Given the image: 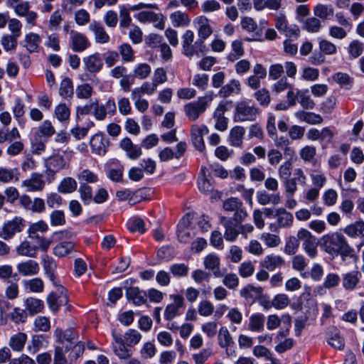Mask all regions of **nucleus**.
Returning a JSON list of instances; mask_svg holds the SVG:
<instances>
[{
	"instance_id": "nucleus-4",
	"label": "nucleus",
	"mask_w": 364,
	"mask_h": 364,
	"mask_svg": "<svg viewBox=\"0 0 364 364\" xmlns=\"http://www.w3.org/2000/svg\"><path fill=\"white\" fill-rule=\"evenodd\" d=\"M213 101L211 94L200 97L197 101L186 104L183 110L186 117L191 121H196L203 114Z\"/></svg>"
},
{
	"instance_id": "nucleus-1",
	"label": "nucleus",
	"mask_w": 364,
	"mask_h": 364,
	"mask_svg": "<svg viewBox=\"0 0 364 364\" xmlns=\"http://www.w3.org/2000/svg\"><path fill=\"white\" fill-rule=\"evenodd\" d=\"M112 348L115 355L120 360L129 358L132 355L130 347L137 345L141 340V334L136 329L129 328L122 336L112 331Z\"/></svg>"
},
{
	"instance_id": "nucleus-41",
	"label": "nucleus",
	"mask_w": 364,
	"mask_h": 364,
	"mask_svg": "<svg viewBox=\"0 0 364 364\" xmlns=\"http://www.w3.org/2000/svg\"><path fill=\"white\" fill-rule=\"evenodd\" d=\"M55 336L60 343H63L65 341L73 343L77 340V333L73 329L63 331L60 328H57L55 331Z\"/></svg>"
},
{
	"instance_id": "nucleus-3",
	"label": "nucleus",
	"mask_w": 364,
	"mask_h": 364,
	"mask_svg": "<svg viewBox=\"0 0 364 364\" xmlns=\"http://www.w3.org/2000/svg\"><path fill=\"white\" fill-rule=\"evenodd\" d=\"M194 33L191 30H187L182 36L183 53L189 58L194 55L199 56L200 53H204L206 50L205 43L198 39L194 43Z\"/></svg>"
},
{
	"instance_id": "nucleus-26",
	"label": "nucleus",
	"mask_w": 364,
	"mask_h": 364,
	"mask_svg": "<svg viewBox=\"0 0 364 364\" xmlns=\"http://www.w3.org/2000/svg\"><path fill=\"white\" fill-rule=\"evenodd\" d=\"M241 91V85L239 80L232 79L227 84L222 86L219 95L220 97L226 98L234 94H239Z\"/></svg>"
},
{
	"instance_id": "nucleus-17",
	"label": "nucleus",
	"mask_w": 364,
	"mask_h": 364,
	"mask_svg": "<svg viewBox=\"0 0 364 364\" xmlns=\"http://www.w3.org/2000/svg\"><path fill=\"white\" fill-rule=\"evenodd\" d=\"M190 215L184 217L178 226V239L181 242L187 243L191 241L194 235V232L189 228Z\"/></svg>"
},
{
	"instance_id": "nucleus-39",
	"label": "nucleus",
	"mask_w": 364,
	"mask_h": 364,
	"mask_svg": "<svg viewBox=\"0 0 364 364\" xmlns=\"http://www.w3.org/2000/svg\"><path fill=\"white\" fill-rule=\"evenodd\" d=\"M46 342V338L43 335L41 334H35L33 335L31 338V341L27 346V350L31 354H35L38 351H39L41 348L45 347L44 343Z\"/></svg>"
},
{
	"instance_id": "nucleus-36",
	"label": "nucleus",
	"mask_w": 364,
	"mask_h": 364,
	"mask_svg": "<svg viewBox=\"0 0 364 364\" xmlns=\"http://www.w3.org/2000/svg\"><path fill=\"white\" fill-rule=\"evenodd\" d=\"M170 19L174 27H185L189 25L191 18L188 15L181 11L170 14Z\"/></svg>"
},
{
	"instance_id": "nucleus-40",
	"label": "nucleus",
	"mask_w": 364,
	"mask_h": 364,
	"mask_svg": "<svg viewBox=\"0 0 364 364\" xmlns=\"http://www.w3.org/2000/svg\"><path fill=\"white\" fill-rule=\"evenodd\" d=\"M275 215L277 217V223L280 228L291 226L294 221L293 215L287 212L285 209H277Z\"/></svg>"
},
{
	"instance_id": "nucleus-64",
	"label": "nucleus",
	"mask_w": 364,
	"mask_h": 364,
	"mask_svg": "<svg viewBox=\"0 0 364 364\" xmlns=\"http://www.w3.org/2000/svg\"><path fill=\"white\" fill-rule=\"evenodd\" d=\"M198 311L202 316H210L214 311V306L210 301L203 300L198 304Z\"/></svg>"
},
{
	"instance_id": "nucleus-20",
	"label": "nucleus",
	"mask_w": 364,
	"mask_h": 364,
	"mask_svg": "<svg viewBox=\"0 0 364 364\" xmlns=\"http://www.w3.org/2000/svg\"><path fill=\"white\" fill-rule=\"evenodd\" d=\"M38 251L35 245L28 240H23L16 247L17 255L29 258H36Z\"/></svg>"
},
{
	"instance_id": "nucleus-10",
	"label": "nucleus",
	"mask_w": 364,
	"mask_h": 364,
	"mask_svg": "<svg viewBox=\"0 0 364 364\" xmlns=\"http://www.w3.org/2000/svg\"><path fill=\"white\" fill-rule=\"evenodd\" d=\"M193 23L197 29L198 40L204 43L213 33L208 18L205 16H200L195 18Z\"/></svg>"
},
{
	"instance_id": "nucleus-60",
	"label": "nucleus",
	"mask_w": 364,
	"mask_h": 364,
	"mask_svg": "<svg viewBox=\"0 0 364 364\" xmlns=\"http://www.w3.org/2000/svg\"><path fill=\"white\" fill-rule=\"evenodd\" d=\"M233 53H230L228 58L230 61L234 62L244 55L243 44L241 41H234L232 43Z\"/></svg>"
},
{
	"instance_id": "nucleus-33",
	"label": "nucleus",
	"mask_w": 364,
	"mask_h": 364,
	"mask_svg": "<svg viewBox=\"0 0 364 364\" xmlns=\"http://www.w3.org/2000/svg\"><path fill=\"white\" fill-rule=\"evenodd\" d=\"M297 102H299L304 109H313L314 108L316 103L309 95L308 89H297Z\"/></svg>"
},
{
	"instance_id": "nucleus-18",
	"label": "nucleus",
	"mask_w": 364,
	"mask_h": 364,
	"mask_svg": "<svg viewBox=\"0 0 364 364\" xmlns=\"http://www.w3.org/2000/svg\"><path fill=\"white\" fill-rule=\"evenodd\" d=\"M89 29L94 33L97 43L105 44L110 41L109 36L100 22L92 21L89 25Z\"/></svg>"
},
{
	"instance_id": "nucleus-30",
	"label": "nucleus",
	"mask_w": 364,
	"mask_h": 364,
	"mask_svg": "<svg viewBox=\"0 0 364 364\" xmlns=\"http://www.w3.org/2000/svg\"><path fill=\"white\" fill-rule=\"evenodd\" d=\"M343 232L350 237H364V221L357 220L353 223L348 225L344 229Z\"/></svg>"
},
{
	"instance_id": "nucleus-53",
	"label": "nucleus",
	"mask_w": 364,
	"mask_h": 364,
	"mask_svg": "<svg viewBox=\"0 0 364 364\" xmlns=\"http://www.w3.org/2000/svg\"><path fill=\"white\" fill-rule=\"evenodd\" d=\"M316 149L313 146H305L299 151L300 158L305 162L314 163Z\"/></svg>"
},
{
	"instance_id": "nucleus-7",
	"label": "nucleus",
	"mask_w": 364,
	"mask_h": 364,
	"mask_svg": "<svg viewBox=\"0 0 364 364\" xmlns=\"http://www.w3.org/2000/svg\"><path fill=\"white\" fill-rule=\"evenodd\" d=\"M23 226V219L21 217H15L4 224L0 232V237L5 240H9L16 233L21 232Z\"/></svg>"
},
{
	"instance_id": "nucleus-47",
	"label": "nucleus",
	"mask_w": 364,
	"mask_h": 364,
	"mask_svg": "<svg viewBox=\"0 0 364 364\" xmlns=\"http://www.w3.org/2000/svg\"><path fill=\"white\" fill-rule=\"evenodd\" d=\"M74 250V244L72 242H62L56 245L53 248V254L58 257H65Z\"/></svg>"
},
{
	"instance_id": "nucleus-48",
	"label": "nucleus",
	"mask_w": 364,
	"mask_h": 364,
	"mask_svg": "<svg viewBox=\"0 0 364 364\" xmlns=\"http://www.w3.org/2000/svg\"><path fill=\"white\" fill-rule=\"evenodd\" d=\"M46 164L52 168L54 171L58 172L60 170L67 167L66 161L63 156L55 155L50 157L46 162Z\"/></svg>"
},
{
	"instance_id": "nucleus-49",
	"label": "nucleus",
	"mask_w": 364,
	"mask_h": 364,
	"mask_svg": "<svg viewBox=\"0 0 364 364\" xmlns=\"http://www.w3.org/2000/svg\"><path fill=\"white\" fill-rule=\"evenodd\" d=\"M299 238L296 236L290 235L287 238L284 252L288 255H294L299 247Z\"/></svg>"
},
{
	"instance_id": "nucleus-32",
	"label": "nucleus",
	"mask_w": 364,
	"mask_h": 364,
	"mask_svg": "<svg viewBox=\"0 0 364 364\" xmlns=\"http://www.w3.org/2000/svg\"><path fill=\"white\" fill-rule=\"evenodd\" d=\"M41 42L40 36L31 32L25 36L23 46L29 53L38 52L39 45Z\"/></svg>"
},
{
	"instance_id": "nucleus-12",
	"label": "nucleus",
	"mask_w": 364,
	"mask_h": 364,
	"mask_svg": "<svg viewBox=\"0 0 364 364\" xmlns=\"http://www.w3.org/2000/svg\"><path fill=\"white\" fill-rule=\"evenodd\" d=\"M45 186L43 174L37 172L33 173L30 178L22 181V186L28 192L41 191Z\"/></svg>"
},
{
	"instance_id": "nucleus-21",
	"label": "nucleus",
	"mask_w": 364,
	"mask_h": 364,
	"mask_svg": "<svg viewBox=\"0 0 364 364\" xmlns=\"http://www.w3.org/2000/svg\"><path fill=\"white\" fill-rule=\"evenodd\" d=\"M263 292V289L260 287H255L252 284H247L240 291V295L248 303L252 304L256 299H259Z\"/></svg>"
},
{
	"instance_id": "nucleus-23",
	"label": "nucleus",
	"mask_w": 364,
	"mask_h": 364,
	"mask_svg": "<svg viewBox=\"0 0 364 364\" xmlns=\"http://www.w3.org/2000/svg\"><path fill=\"white\" fill-rule=\"evenodd\" d=\"M220 259L216 254H208L204 259V266L205 269L211 270L213 275L217 278L223 277V273L220 270Z\"/></svg>"
},
{
	"instance_id": "nucleus-6",
	"label": "nucleus",
	"mask_w": 364,
	"mask_h": 364,
	"mask_svg": "<svg viewBox=\"0 0 364 364\" xmlns=\"http://www.w3.org/2000/svg\"><path fill=\"white\" fill-rule=\"evenodd\" d=\"M297 237L302 242V247L306 255L312 259L316 257L318 255V244L316 237L305 228H301L298 230Z\"/></svg>"
},
{
	"instance_id": "nucleus-19",
	"label": "nucleus",
	"mask_w": 364,
	"mask_h": 364,
	"mask_svg": "<svg viewBox=\"0 0 364 364\" xmlns=\"http://www.w3.org/2000/svg\"><path fill=\"white\" fill-rule=\"evenodd\" d=\"M173 301L168 304L164 311V317L166 320H172L179 314V309L183 307L184 301L183 298L180 295L172 296Z\"/></svg>"
},
{
	"instance_id": "nucleus-9",
	"label": "nucleus",
	"mask_w": 364,
	"mask_h": 364,
	"mask_svg": "<svg viewBox=\"0 0 364 364\" xmlns=\"http://www.w3.org/2000/svg\"><path fill=\"white\" fill-rule=\"evenodd\" d=\"M209 130L205 125L193 124L191 129V141L194 147L203 151L205 149L203 136L208 134Z\"/></svg>"
},
{
	"instance_id": "nucleus-14",
	"label": "nucleus",
	"mask_w": 364,
	"mask_h": 364,
	"mask_svg": "<svg viewBox=\"0 0 364 364\" xmlns=\"http://www.w3.org/2000/svg\"><path fill=\"white\" fill-rule=\"evenodd\" d=\"M28 341V335L23 331H18L11 335L8 341L10 350L21 353L23 350Z\"/></svg>"
},
{
	"instance_id": "nucleus-57",
	"label": "nucleus",
	"mask_w": 364,
	"mask_h": 364,
	"mask_svg": "<svg viewBox=\"0 0 364 364\" xmlns=\"http://www.w3.org/2000/svg\"><path fill=\"white\" fill-rule=\"evenodd\" d=\"M43 266L45 273L48 275L50 280H53L54 271L57 267V264L55 260L52 257L48 255H45L43 257Z\"/></svg>"
},
{
	"instance_id": "nucleus-43",
	"label": "nucleus",
	"mask_w": 364,
	"mask_h": 364,
	"mask_svg": "<svg viewBox=\"0 0 364 364\" xmlns=\"http://www.w3.org/2000/svg\"><path fill=\"white\" fill-rule=\"evenodd\" d=\"M218 340V345L223 348H227L234 343L232 337L225 326H222L219 329Z\"/></svg>"
},
{
	"instance_id": "nucleus-42",
	"label": "nucleus",
	"mask_w": 364,
	"mask_h": 364,
	"mask_svg": "<svg viewBox=\"0 0 364 364\" xmlns=\"http://www.w3.org/2000/svg\"><path fill=\"white\" fill-rule=\"evenodd\" d=\"M19 173L17 168H7L0 167V181L9 183L14 181H18Z\"/></svg>"
},
{
	"instance_id": "nucleus-59",
	"label": "nucleus",
	"mask_w": 364,
	"mask_h": 364,
	"mask_svg": "<svg viewBox=\"0 0 364 364\" xmlns=\"http://www.w3.org/2000/svg\"><path fill=\"white\" fill-rule=\"evenodd\" d=\"M260 239L264 242L267 247L270 248L276 247L281 243L279 236L270 232L262 233Z\"/></svg>"
},
{
	"instance_id": "nucleus-2",
	"label": "nucleus",
	"mask_w": 364,
	"mask_h": 364,
	"mask_svg": "<svg viewBox=\"0 0 364 364\" xmlns=\"http://www.w3.org/2000/svg\"><path fill=\"white\" fill-rule=\"evenodd\" d=\"M321 246L326 253L333 257L338 255L348 257L352 255L353 252L345 237L337 232L323 235L321 237Z\"/></svg>"
},
{
	"instance_id": "nucleus-16",
	"label": "nucleus",
	"mask_w": 364,
	"mask_h": 364,
	"mask_svg": "<svg viewBox=\"0 0 364 364\" xmlns=\"http://www.w3.org/2000/svg\"><path fill=\"white\" fill-rule=\"evenodd\" d=\"M71 48L75 52H82L90 47L88 38L84 34L71 31L70 33Z\"/></svg>"
},
{
	"instance_id": "nucleus-46",
	"label": "nucleus",
	"mask_w": 364,
	"mask_h": 364,
	"mask_svg": "<svg viewBox=\"0 0 364 364\" xmlns=\"http://www.w3.org/2000/svg\"><path fill=\"white\" fill-rule=\"evenodd\" d=\"M322 27L321 20L314 17L307 18L304 21L302 24V29L309 33H317Z\"/></svg>"
},
{
	"instance_id": "nucleus-22",
	"label": "nucleus",
	"mask_w": 364,
	"mask_h": 364,
	"mask_svg": "<svg viewBox=\"0 0 364 364\" xmlns=\"http://www.w3.org/2000/svg\"><path fill=\"white\" fill-rule=\"evenodd\" d=\"M284 263V259L282 256L270 254L264 257L261 262V266L267 270L274 271L281 268Z\"/></svg>"
},
{
	"instance_id": "nucleus-45",
	"label": "nucleus",
	"mask_w": 364,
	"mask_h": 364,
	"mask_svg": "<svg viewBox=\"0 0 364 364\" xmlns=\"http://www.w3.org/2000/svg\"><path fill=\"white\" fill-rule=\"evenodd\" d=\"M77 186V181L71 178H63L58 186V191L61 193H70L74 192Z\"/></svg>"
},
{
	"instance_id": "nucleus-27",
	"label": "nucleus",
	"mask_w": 364,
	"mask_h": 364,
	"mask_svg": "<svg viewBox=\"0 0 364 364\" xmlns=\"http://www.w3.org/2000/svg\"><path fill=\"white\" fill-rule=\"evenodd\" d=\"M28 238L31 240V242L35 245L39 251L43 252H46L53 242L50 238L40 234H28Z\"/></svg>"
},
{
	"instance_id": "nucleus-13",
	"label": "nucleus",
	"mask_w": 364,
	"mask_h": 364,
	"mask_svg": "<svg viewBox=\"0 0 364 364\" xmlns=\"http://www.w3.org/2000/svg\"><path fill=\"white\" fill-rule=\"evenodd\" d=\"M59 294L56 293H50L47 297V303L49 309L54 312H57L59 308L63 305H66L68 299L67 295L64 293V288L59 287L58 288Z\"/></svg>"
},
{
	"instance_id": "nucleus-25",
	"label": "nucleus",
	"mask_w": 364,
	"mask_h": 364,
	"mask_svg": "<svg viewBox=\"0 0 364 364\" xmlns=\"http://www.w3.org/2000/svg\"><path fill=\"white\" fill-rule=\"evenodd\" d=\"M245 129L242 126H235L230 130L229 144L235 147H241L243 144V137Z\"/></svg>"
},
{
	"instance_id": "nucleus-61",
	"label": "nucleus",
	"mask_w": 364,
	"mask_h": 364,
	"mask_svg": "<svg viewBox=\"0 0 364 364\" xmlns=\"http://www.w3.org/2000/svg\"><path fill=\"white\" fill-rule=\"evenodd\" d=\"M209 77L207 74L198 73L193 75L192 84L198 88L205 90L208 87Z\"/></svg>"
},
{
	"instance_id": "nucleus-15",
	"label": "nucleus",
	"mask_w": 364,
	"mask_h": 364,
	"mask_svg": "<svg viewBox=\"0 0 364 364\" xmlns=\"http://www.w3.org/2000/svg\"><path fill=\"white\" fill-rule=\"evenodd\" d=\"M85 70L90 73H97L103 68V61L99 53L91 54L82 60Z\"/></svg>"
},
{
	"instance_id": "nucleus-28",
	"label": "nucleus",
	"mask_w": 364,
	"mask_h": 364,
	"mask_svg": "<svg viewBox=\"0 0 364 364\" xmlns=\"http://www.w3.org/2000/svg\"><path fill=\"white\" fill-rule=\"evenodd\" d=\"M126 296L128 300L139 306L146 302L147 295L145 291H141L138 287H129L126 291Z\"/></svg>"
},
{
	"instance_id": "nucleus-55",
	"label": "nucleus",
	"mask_w": 364,
	"mask_h": 364,
	"mask_svg": "<svg viewBox=\"0 0 364 364\" xmlns=\"http://www.w3.org/2000/svg\"><path fill=\"white\" fill-rule=\"evenodd\" d=\"M118 49L123 61L132 62L134 60V51L129 43L121 44Z\"/></svg>"
},
{
	"instance_id": "nucleus-54",
	"label": "nucleus",
	"mask_w": 364,
	"mask_h": 364,
	"mask_svg": "<svg viewBox=\"0 0 364 364\" xmlns=\"http://www.w3.org/2000/svg\"><path fill=\"white\" fill-rule=\"evenodd\" d=\"M331 334L328 335V344L334 348L341 350L344 347V339L341 337L336 328H333Z\"/></svg>"
},
{
	"instance_id": "nucleus-5",
	"label": "nucleus",
	"mask_w": 364,
	"mask_h": 364,
	"mask_svg": "<svg viewBox=\"0 0 364 364\" xmlns=\"http://www.w3.org/2000/svg\"><path fill=\"white\" fill-rule=\"evenodd\" d=\"M259 112V109L247 101H240L235 105L233 119L236 122H252L256 119Z\"/></svg>"
},
{
	"instance_id": "nucleus-31",
	"label": "nucleus",
	"mask_w": 364,
	"mask_h": 364,
	"mask_svg": "<svg viewBox=\"0 0 364 364\" xmlns=\"http://www.w3.org/2000/svg\"><path fill=\"white\" fill-rule=\"evenodd\" d=\"M334 14L331 4H318L314 8V14L318 19L326 20L331 18Z\"/></svg>"
},
{
	"instance_id": "nucleus-34",
	"label": "nucleus",
	"mask_w": 364,
	"mask_h": 364,
	"mask_svg": "<svg viewBox=\"0 0 364 364\" xmlns=\"http://www.w3.org/2000/svg\"><path fill=\"white\" fill-rule=\"evenodd\" d=\"M295 117L300 121L305 122L310 124H319L322 123L323 118L314 112H308L304 110L297 111Z\"/></svg>"
},
{
	"instance_id": "nucleus-62",
	"label": "nucleus",
	"mask_w": 364,
	"mask_h": 364,
	"mask_svg": "<svg viewBox=\"0 0 364 364\" xmlns=\"http://www.w3.org/2000/svg\"><path fill=\"white\" fill-rule=\"evenodd\" d=\"M223 284L230 289H235L239 285V278L235 273L223 274Z\"/></svg>"
},
{
	"instance_id": "nucleus-58",
	"label": "nucleus",
	"mask_w": 364,
	"mask_h": 364,
	"mask_svg": "<svg viewBox=\"0 0 364 364\" xmlns=\"http://www.w3.org/2000/svg\"><path fill=\"white\" fill-rule=\"evenodd\" d=\"M198 186L199 190L205 193H209L213 190V185L206 176L204 168L201 169V174L198 180Z\"/></svg>"
},
{
	"instance_id": "nucleus-56",
	"label": "nucleus",
	"mask_w": 364,
	"mask_h": 364,
	"mask_svg": "<svg viewBox=\"0 0 364 364\" xmlns=\"http://www.w3.org/2000/svg\"><path fill=\"white\" fill-rule=\"evenodd\" d=\"M151 68L149 64L146 63H139L134 69L133 77L139 80H144L148 77L151 73Z\"/></svg>"
},
{
	"instance_id": "nucleus-63",
	"label": "nucleus",
	"mask_w": 364,
	"mask_h": 364,
	"mask_svg": "<svg viewBox=\"0 0 364 364\" xmlns=\"http://www.w3.org/2000/svg\"><path fill=\"white\" fill-rule=\"evenodd\" d=\"M55 115L60 122L69 119L70 110L65 104H60L55 108Z\"/></svg>"
},
{
	"instance_id": "nucleus-50",
	"label": "nucleus",
	"mask_w": 364,
	"mask_h": 364,
	"mask_svg": "<svg viewBox=\"0 0 364 364\" xmlns=\"http://www.w3.org/2000/svg\"><path fill=\"white\" fill-rule=\"evenodd\" d=\"M59 95L65 99L73 96V85L71 79L65 77L62 80L59 88Z\"/></svg>"
},
{
	"instance_id": "nucleus-35",
	"label": "nucleus",
	"mask_w": 364,
	"mask_h": 364,
	"mask_svg": "<svg viewBox=\"0 0 364 364\" xmlns=\"http://www.w3.org/2000/svg\"><path fill=\"white\" fill-rule=\"evenodd\" d=\"M361 274L358 271H354L347 273L343 277V286L347 290H353L359 282Z\"/></svg>"
},
{
	"instance_id": "nucleus-51",
	"label": "nucleus",
	"mask_w": 364,
	"mask_h": 364,
	"mask_svg": "<svg viewBox=\"0 0 364 364\" xmlns=\"http://www.w3.org/2000/svg\"><path fill=\"white\" fill-rule=\"evenodd\" d=\"M94 92L93 87L89 83H83L77 86L75 95L78 99L87 100Z\"/></svg>"
},
{
	"instance_id": "nucleus-11",
	"label": "nucleus",
	"mask_w": 364,
	"mask_h": 364,
	"mask_svg": "<svg viewBox=\"0 0 364 364\" xmlns=\"http://www.w3.org/2000/svg\"><path fill=\"white\" fill-rule=\"evenodd\" d=\"M92 151L99 156L106 154L109 145V139L102 134H95L90 141Z\"/></svg>"
},
{
	"instance_id": "nucleus-37",
	"label": "nucleus",
	"mask_w": 364,
	"mask_h": 364,
	"mask_svg": "<svg viewBox=\"0 0 364 364\" xmlns=\"http://www.w3.org/2000/svg\"><path fill=\"white\" fill-rule=\"evenodd\" d=\"M26 309L31 316L40 313L44 309L43 301L36 298H27L25 300Z\"/></svg>"
},
{
	"instance_id": "nucleus-24",
	"label": "nucleus",
	"mask_w": 364,
	"mask_h": 364,
	"mask_svg": "<svg viewBox=\"0 0 364 364\" xmlns=\"http://www.w3.org/2000/svg\"><path fill=\"white\" fill-rule=\"evenodd\" d=\"M16 268L19 274L23 276L37 274L40 269L38 263L32 259L18 263Z\"/></svg>"
},
{
	"instance_id": "nucleus-52",
	"label": "nucleus",
	"mask_w": 364,
	"mask_h": 364,
	"mask_svg": "<svg viewBox=\"0 0 364 364\" xmlns=\"http://www.w3.org/2000/svg\"><path fill=\"white\" fill-rule=\"evenodd\" d=\"M50 328V322L48 317L38 316L33 321V331L35 332H47Z\"/></svg>"
},
{
	"instance_id": "nucleus-29",
	"label": "nucleus",
	"mask_w": 364,
	"mask_h": 364,
	"mask_svg": "<svg viewBox=\"0 0 364 364\" xmlns=\"http://www.w3.org/2000/svg\"><path fill=\"white\" fill-rule=\"evenodd\" d=\"M242 28L248 32H255V38H246L247 41H252L253 40H258L262 37V31H257V24L255 20L251 17H243L241 20Z\"/></svg>"
},
{
	"instance_id": "nucleus-38",
	"label": "nucleus",
	"mask_w": 364,
	"mask_h": 364,
	"mask_svg": "<svg viewBox=\"0 0 364 364\" xmlns=\"http://www.w3.org/2000/svg\"><path fill=\"white\" fill-rule=\"evenodd\" d=\"M265 317L262 314L257 313L250 317L248 329L253 332H260L264 329Z\"/></svg>"
},
{
	"instance_id": "nucleus-8",
	"label": "nucleus",
	"mask_w": 364,
	"mask_h": 364,
	"mask_svg": "<svg viewBox=\"0 0 364 364\" xmlns=\"http://www.w3.org/2000/svg\"><path fill=\"white\" fill-rule=\"evenodd\" d=\"M135 17L141 23H152L155 28L163 30L165 27V20L163 14H156L150 11H143L138 13Z\"/></svg>"
},
{
	"instance_id": "nucleus-44",
	"label": "nucleus",
	"mask_w": 364,
	"mask_h": 364,
	"mask_svg": "<svg viewBox=\"0 0 364 364\" xmlns=\"http://www.w3.org/2000/svg\"><path fill=\"white\" fill-rule=\"evenodd\" d=\"M27 317L28 312L26 309H21L18 306L14 307L8 315V318L16 324L25 323Z\"/></svg>"
}]
</instances>
